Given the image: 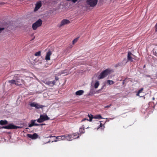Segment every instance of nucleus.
<instances>
[{
	"mask_svg": "<svg viewBox=\"0 0 157 157\" xmlns=\"http://www.w3.org/2000/svg\"><path fill=\"white\" fill-rule=\"evenodd\" d=\"M113 72V71L109 68L106 69L100 74L98 78L99 79H103Z\"/></svg>",
	"mask_w": 157,
	"mask_h": 157,
	"instance_id": "obj_1",
	"label": "nucleus"
},
{
	"mask_svg": "<svg viewBox=\"0 0 157 157\" xmlns=\"http://www.w3.org/2000/svg\"><path fill=\"white\" fill-rule=\"evenodd\" d=\"M13 79L16 80L17 86H20L22 84H25V81L22 78V77L18 75H15Z\"/></svg>",
	"mask_w": 157,
	"mask_h": 157,
	"instance_id": "obj_2",
	"label": "nucleus"
},
{
	"mask_svg": "<svg viewBox=\"0 0 157 157\" xmlns=\"http://www.w3.org/2000/svg\"><path fill=\"white\" fill-rule=\"evenodd\" d=\"M42 24V21L41 19H39L35 23L33 24L32 28L34 30H36L37 28L41 26Z\"/></svg>",
	"mask_w": 157,
	"mask_h": 157,
	"instance_id": "obj_3",
	"label": "nucleus"
},
{
	"mask_svg": "<svg viewBox=\"0 0 157 157\" xmlns=\"http://www.w3.org/2000/svg\"><path fill=\"white\" fill-rule=\"evenodd\" d=\"M49 119V118L47 115H40L39 118L37 120V121L39 123H42Z\"/></svg>",
	"mask_w": 157,
	"mask_h": 157,
	"instance_id": "obj_4",
	"label": "nucleus"
},
{
	"mask_svg": "<svg viewBox=\"0 0 157 157\" xmlns=\"http://www.w3.org/2000/svg\"><path fill=\"white\" fill-rule=\"evenodd\" d=\"M98 0H86L87 4L90 7H94L97 4Z\"/></svg>",
	"mask_w": 157,
	"mask_h": 157,
	"instance_id": "obj_5",
	"label": "nucleus"
},
{
	"mask_svg": "<svg viewBox=\"0 0 157 157\" xmlns=\"http://www.w3.org/2000/svg\"><path fill=\"white\" fill-rule=\"evenodd\" d=\"M2 128L6 129H13L21 128V127L15 126L12 124H10L7 126H3L2 127Z\"/></svg>",
	"mask_w": 157,
	"mask_h": 157,
	"instance_id": "obj_6",
	"label": "nucleus"
},
{
	"mask_svg": "<svg viewBox=\"0 0 157 157\" xmlns=\"http://www.w3.org/2000/svg\"><path fill=\"white\" fill-rule=\"evenodd\" d=\"M70 23V22L69 20L67 19H64L61 21L60 24H58V27L59 28H61L62 26Z\"/></svg>",
	"mask_w": 157,
	"mask_h": 157,
	"instance_id": "obj_7",
	"label": "nucleus"
},
{
	"mask_svg": "<svg viewBox=\"0 0 157 157\" xmlns=\"http://www.w3.org/2000/svg\"><path fill=\"white\" fill-rule=\"evenodd\" d=\"M30 105L32 107H34L37 109H39L40 108L42 109L45 106L42 105H40L39 104L35 102H32L30 104Z\"/></svg>",
	"mask_w": 157,
	"mask_h": 157,
	"instance_id": "obj_8",
	"label": "nucleus"
},
{
	"mask_svg": "<svg viewBox=\"0 0 157 157\" xmlns=\"http://www.w3.org/2000/svg\"><path fill=\"white\" fill-rule=\"evenodd\" d=\"M132 56H135L132 54L130 52H128L127 55V61L130 62H132L133 61V58Z\"/></svg>",
	"mask_w": 157,
	"mask_h": 157,
	"instance_id": "obj_9",
	"label": "nucleus"
},
{
	"mask_svg": "<svg viewBox=\"0 0 157 157\" xmlns=\"http://www.w3.org/2000/svg\"><path fill=\"white\" fill-rule=\"evenodd\" d=\"M27 136L33 140L36 139L38 137V135L36 133H34L33 134H27Z\"/></svg>",
	"mask_w": 157,
	"mask_h": 157,
	"instance_id": "obj_10",
	"label": "nucleus"
},
{
	"mask_svg": "<svg viewBox=\"0 0 157 157\" xmlns=\"http://www.w3.org/2000/svg\"><path fill=\"white\" fill-rule=\"evenodd\" d=\"M37 121V120H31V124H29V127H32L34 126H39L40 124H37L36 123H35V122L36 121Z\"/></svg>",
	"mask_w": 157,
	"mask_h": 157,
	"instance_id": "obj_11",
	"label": "nucleus"
},
{
	"mask_svg": "<svg viewBox=\"0 0 157 157\" xmlns=\"http://www.w3.org/2000/svg\"><path fill=\"white\" fill-rule=\"evenodd\" d=\"M41 6L42 4L40 1L37 2L34 11H37L41 7Z\"/></svg>",
	"mask_w": 157,
	"mask_h": 157,
	"instance_id": "obj_12",
	"label": "nucleus"
},
{
	"mask_svg": "<svg viewBox=\"0 0 157 157\" xmlns=\"http://www.w3.org/2000/svg\"><path fill=\"white\" fill-rule=\"evenodd\" d=\"M52 53L50 51L48 52L46 54L45 59L46 60H49L50 59V56L52 55Z\"/></svg>",
	"mask_w": 157,
	"mask_h": 157,
	"instance_id": "obj_13",
	"label": "nucleus"
},
{
	"mask_svg": "<svg viewBox=\"0 0 157 157\" xmlns=\"http://www.w3.org/2000/svg\"><path fill=\"white\" fill-rule=\"evenodd\" d=\"M85 128L84 125L83 124L82 125V127L80 128L79 132L81 134L84 133L85 132Z\"/></svg>",
	"mask_w": 157,
	"mask_h": 157,
	"instance_id": "obj_14",
	"label": "nucleus"
},
{
	"mask_svg": "<svg viewBox=\"0 0 157 157\" xmlns=\"http://www.w3.org/2000/svg\"><path fill=\"white\" fill-rule=\"evenodd\" d=\"M66 140H71L73 139L74 137H72V135L71 134H69L67 136H66Z\"/></svg>",
	"mask_w": 157,
	"mask_h": 157,
	"instance_id": "obj_15",
	"label": "nucleus"
},
{
	"mask_svg": "<svg viewBox=\"0 0 157 157\" xmlns=\"http://www.w3.org/2000/svg\"><path fill=\"white\" fill-rule=\"evenodd\" d=\"M84 91L82 90L77 91L75 92V94L77 95H81L84 93Z\"/></svg>",
	"mask_w": 157,
	"mask_h": 157,
	"instance_id": "obj_16",
	"label": "nucleus"
},
{
	"mask_svg": "<svg viewBox=\"0 0 157 157\" xmlns=\"http://www.w3.org/2000/svg\"><path fill=\"white\" fill-rule=\"evenodd\" d=\"M8 124V122L6 120H1L0 121V124L2 125L6 124Z\"/></svg>",
	"mask_w": 157,
	"mask_h": 157,
	"instance_id": "obj_17",
	"label": "nucleus"
},
{
	"mask_svg": "<svg viewBox=\"0 0 157 157\" xmlns=\"http://www.w3.org/2000/svg\"><path fill=\"white\" fill-rule=\"evenodd\" d=\"M9 83H11V84H15L17 85V84H16V80L14 79L12 80H9Z\"/></svg>",
	"mask_w": 157,
	"mask_h": 157,
	"instance_id": "obj_18",
	"label": "nucleus"
},
{
	"mask_svg": "<svg viewBox=\"0 0 157 157\" xmlns=\"http://www.w3.org/2000/svg\"><path fill=\"white\" fill-rule=\"evenodd\" d=\"M88 116L89 117H90V119H89V121H92V117H90L89 115H88ZM86 121L87 122H88V121H89V120L88 119H86V118H84L83 119H82L81 121V122H83L84 121Z\"/></svg>",
	"mask_w": 157,
	"mask_h": 157,
	"instance_id": "obj_19",
	"label": "nucleus"
},
{
	"mask_svg": "<svg viewBox=\"0 0 157 157\" xmlns=\"http://www.w3.org/2000/svg\"><path fill=\"white\" fill-rule=\"evenodd\" d=\"M78 133H77L73 134L71 135H72V137H74L73 139H74L79 137V136H78Z\"/></svg>",
	"mask_w": 157,
	"mask_h": 157,
	"instance_id": "obj_20",
	"label": "nucleus"
},
{
	"mask_svg": "<svg viewBox=\"0 0 157 157\" xmlns=\"http://www.w3.org/2000/svg\"><path fill=\"white\" fill-rule=\"evenodd\" d=\"M94 118H95V119H102V117H101V116L100 115H98L95 116Z\"/></svg>",
	"mask_w": 157,
	"mask_h": 157,
	"instance_id": "obj_21",
	"label": "nucleus"
},
{
	"mask_svg": "<svg viewBox=\"0 0 157 157\" xmlns=\"http://www.w3.org/2000/svg\"><path fill=\"white\" fill-rule=\"evenodd\" d=\"M99 85V83L98 81H97L94 84V88L96 89H97L98 87V86Z\"/></svg>",
	"mask_w": 157,
	"mask_h": 157,
	"instance_id": "obj_22",
	"label": "nucleus"
},
{
	"mask_svg": "<svg viewBox=\"0 0 157 157\" xmlns=\"http://www.w3.org/2000/svg\"><path fill=\"white\" fill-rule=\"evenodd\" d=\"M144 89L143 88H141L138 91L137 94H136V95L137 96H140L139 94L140 93L142 92L143 90Z\"/></svg>",
	"mask_w": 157,
	"mask_h": 157,
	"instance_id": "obj_23",
	"label": "nucleus"
},
{
	"mask_svg": "<svg viewBox=\"0 0 157 157\" xmlns=\"http://www.w3.org/2000/svg\"><path fill=\"white\" fill-rule=\"evenodd\" d=\"M100 126L99 127V128L102 130L103 129L105 128L104 124H102L101 123H100L99 125Z\"/></svg>",
	"mask_w": 157,
	"mask_h": 157,
	"instance_id": "obj_24",
	"label": "nucleus"
},
{
	"mask_svg": "<svg viewBox=\"0 0 157 157\" xmlns=\"http://www.w3.org/2000/svg\"><path fill=\"white\" fill-rule=\"evenodd\" d=\"M34 55L35 56H40L41 55V52L40 51H39L38 52H36Z\"/></svg>",
	"mask_w": 157,
	"mask_h": 157,
	"instance_id": "obj_25",
	"label": "nucleus"
},
{
	"mask_svg": "<svg viewBox=\"0 0 157 157\" xmlns=\"http://www.w3.org/2000/svg\"><path fill=\"white\" fill-rule=\"evenodd\" d=\"M107 83L109 85H112L114 83V82L112 80H108Z\"/></svg>",
	"mask_w": 157,
	"mask_h": 157,
	"instance_id": "obj_26",
	"label": "nucleus"
},
{
	"mask_svg": "<svg viewBox=\"0 0 157 157\" xmlns=\"http://www.w3.org/2000/svg\"><path fill=\"white\" fill-rule=\"evenodd\" d=\"M122 66V63H118L117 64H116L115 65V67H117L119 66Z\"/></svg>",
	"mask_w": 157,
	"mask_h": 157,
	"instance_id": "obj_27",
	"label": "nucleus"
},
{
	"mask_svg": "<svg viewBox=\"0 0 157 157\" xmlns=\"http://www.w3.org/2000/svg\"><path fill=\"white\" fill-rule=\"evenodd\" d=\"M54 137H55L56 139H58V140H62L61 136H54Z\"/></svg>",
	"mask_w": 157,
	"mask_h": 157,
	"instance_id": "obj_28",
	"label": "nucleus"
},
{
	"mask_svg": "<svg viewBox=\"0 0 157 157\" xmlns=\"http://www.w3.org/2000/svg\"><path fill=\"white\" fill-rule=\"evenodd\" d=\"M45 83L48 85H52V81H46Z\"/></svg>",
	"mask_w": 157,
	"mask_h": 157,
	"instance_id": "obj_29",
	"label": "nucleus"
},
{
	"mask_svg": "<svg viewBox=\"0 0 157 157\" xmlns=\"http://www.w3.org/2000/svg\"><path fill=\"white\" fill-rule=\"evenodd\" d=\"M78 40V38H76L73 41V44H74L75 43H76L77 40Z\"/></svg>",
	"mask_w": 157,
	"mask_h": 157,
	"instance_id": "obj_30",
	"label": "nucleus"
},
{
	"mask_svg": "<svg viewBox=\"0 0 157 157\" xmlns=\"http://www.w3.org/2000/svg\"><path fill=\"white\" fill-rule=\"evenodd\" d=\"M112 106V104H110V105H108L107 106H105L104 107V108H109L110 106Z\"/></svg>",
	"mask_w": 157,
	"mask_h": 157,
	"instance_id": "obj_31",
	"label": "nucleus"
},
{
	"mask_svg": "<svg viewBox=\"0 0 157 157\" xmlns=\"http://www.w3.org/2000/svg\"><path fill=\"white\" fill-rule=\"evenodd\" d=\"M67 1H71L75 3L78 0H67Z\"/></svg>",
	"mask_w": 157,
	"mask_h": 157,
	"instance_id": "obj_32",
	"label": "nucleus"
},
{
	"mask_svg": "<svg viewBox=\"0 0 157 157\" xmlns=\"http://www.w3.org/2000/svg\"><path fill=\"white\" fill-rule=\"evenodd\" d=\"M4 29V28H0V33H1L2 31Z\"/></svg>",
	"mask_w": 157,
	"mask_h": 157,
	"instance_id": "obj_33",
	"label": "nucleus"
},
{
	"mask_svg": "<svg viewBox=\"0 0 157 157\" xmlns=\"http://www.w3.org/2000/svg\"><path fill=\"white\" fill-rule=\"evenodd\" d=\"M64 136H61L62 140H65V139H64Z\"/></svg>",
	"mask_w": 157,
	"mask_h": 157,
	"instance_id": "obj_34",
	"label": "nucleus"
},
{
	"mask_svg": "<svg viewBox=\"0 0 157 157\" xmlns=\"http://www.w3.org/2000/svg\"><path fill=\"white\" fill-rule=\"evenodd\" d=\"M155 31H157V23L155 26Z\"/></svg>",
	"mask_w": 157,
	"mask_h": 157,
	"instance_id": "obj_35",
	"label": "nucleus"
},
{
	"mask_svg": "<svg viewBox=\"0 0 157 157\" xmlns=\"http://www.w3.org/2000/svg\"><path fill=\"white\" fill-rule=\"evenodd\" d=\"M56 82L55 81H53L52 82V84L54 85L55 84Z\"/></svg>",
	"mask_w": 157,
	"mask_h": 157,
	"instance_id": "obj_36",
	"label": "nucleus"
},
{
	"mask_svg": "<svg viewBox=\"0 0 157 157\" xmlns=\"http://www.w3.org/2000/svg\"><path fill=\"white\" fill-rule=\"evenodd\" d=\"M55 79L56 80H58L59 79V78L57 77H56L55 78Z\"/></svg>",
	"mask_w": 157,
	"mask_h": 157,
	"instance_id": "obj_37",
	"label": "nucleus"
},
{
	"mask_svg": "<svg viewBox=\"0 0 157 157\" xmlns=\"http://www.w3.org/2000/svg\"><path fill=\"white\" fill-rule=\"evenodd\" d=\"M45 124H40V125H43Z\"/></svg>",
	"mask_w": 157,
	"mask_h": 157,
	"instance_id": "obj_38",
	"label": "nucleus"
},
{
	"mask_svg": "<svg viewBox=\"0 0 157 157\" xmlns=\"http://www.w3.org/2000/svg\"><path fill=\"white\" fill-rule=\"evenodd\" d=\"M52 137H54V136H52L51 135L50 136H48V137H50V138Z\"/></svg>",
	"mask_w": 157,
	"mask_h": 157,
	"instance_id": "obj_39",
	"label": "nucleus"
},
{
	"mask_svg": "<svg viewBox=\"0 0 157 157\" xmlns=\"http://www.w3.org/2000/svg\"><path fill=\"white\" fill-rule=\"evenodd\" d=\"M65 136V137L64 138V139H65V140H66V136Z\"/></svg>",
	"mask_w": 157,
	"mask_h": 157,
	"instance_id": "obj_40",
	"label": "nucleus"
},
{
	"mask_svg": "<svg viewBox=\"0 0 157 157\" xmlns=\"http://www.w3.org/2000/svg\"><path fill=\"white\" fill-rule=\"evenodd\" d=\"M57 141V140H55V142H56Z\"/></svg>",
	"mask_w": 157,
	"mask_h": 157,
	"instance_id": "obj_41",
	"label": "nucleus"
},
{
	"mask_svg": "<svg viewBox=\"0 0 157 157\" xmlns=\"http://www.w3.org/2000/svg\"><path fill=\"white\" fill-rule=\"evenodd\" d=\"M145 67V65H144V67Z\"/></svg>",
	"mask_w": 157,
	"mask_h": 157,
	"instance_id": "obj_42",
	"label": "nucleus"
},
{
	"mask_svg": "<svg viewBox=\"0 0 157 157\" xmlns=\"http://www.w3.org/2000/svg\"><path fill=\"white\" fill-rule=\"evenodd\" d=\"M26 128V129H28V128Z\"/></svg>",
	"mask_w": 157,
	"mask_h": 157,
	"instance_id": "obj_43",
	"label": "nucleus"
}]
</instances>
